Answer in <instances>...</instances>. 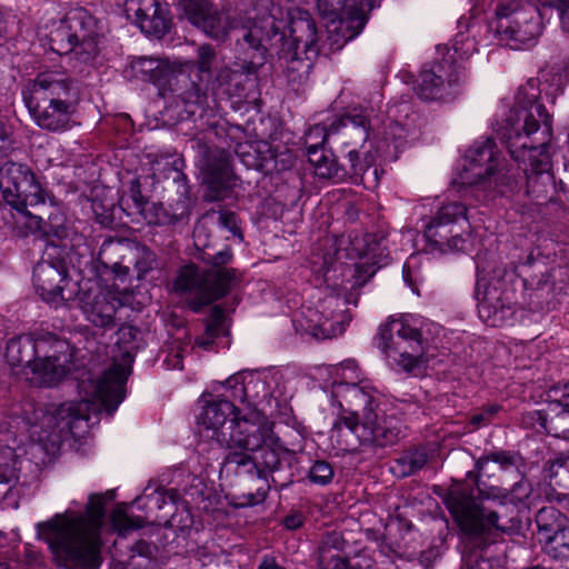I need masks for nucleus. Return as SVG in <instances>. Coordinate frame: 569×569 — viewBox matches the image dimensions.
<instances>
[{
  "mask_svg": "<svg viewBox=\"0 0 569 569\" xmlns=\"http://www.w3.org/2000/svg\"><path fill=\"white\" fill-rule=\"evenodd\" d=\"M84 359L70 358L67 361L73 367H82L71 372L78 381L81 401L37 407L33 401L26 400L13 411L28 426L30 439L47 452H53L67 433L76 436L80 423L87 421L90 413L102 409L112 413L124 399L133 358H121L120 362L106 367H97L92 358L84 365Z\"/></svg>",
  "mask_w": 569,
  "mask_h": 569,
  "instance_id": "f257e3e1",
  "label": "nucleus"
},
{
  "mask_svg": "<svg viewBox=\"0 0 569 569\" xmlns=\"http://www.w3.org/2000/svg\"><path fill=\"white\" fill-rule=\"evenodd\" d=\"M502 139L511 157L527 178V192L536 198L547 197L557 189L548 141L552 136V118L533 92L521 89L505 126Z\"/></svg>",
  "mask_w": 569,
  "mask_h": 569,
  "instance_id": "f03ea898",
  "label": "nucleus"
},
{
  "mask_svg": "<svg viewBox=\"0 0 569 569\" xmlns=\"http://www.w3.org/2000/svg\"><path fill=\"white\" fill-rule=\"evenodd\" d=\"M112 491L89 497L86 513L66 511L37 525L38 536L47 542L56 563L67 569H96L101 563L100 530L104 501Z\"/></svg>",
  "mask_w": 569,
  "mask_h": 569,
  "instance_id": "7ed1b4c3",
  "label": "nucleus"
},
{
  "mask_svg": "<svg viewBox=\"0 0 569 569\" xmlns=\"http://www.w3.org/2000/svg\"><path fill=\"white\" fill-rule=\"evenodd\" d=\"M531 486L526 480L515 483L510 491L492 487L479 491V502L463 490L451 491L446 505L459 527L469 533L491 530L512 533L520 529L516 505L529 498Z\"/></svg>",
  "mask_w": 569,
  "mask_h": 569,
  "instance_id": "20e7f679",
  "label": "nucleus"
},
{
  "mask_svg": "<svg viewBox=\"0 0 569 569\" xmlns=\"http://www.w3.org/2000/svg\"><path fill=\"white\" fill-rule=\"evenodd\" d=\"M443 329L416 313L389 316L378 327L372 343L378 352L397 356H423L438 349Z\"/></svg>",
  "mask_w": 569,
  "mask_h": 569,
  "instance_id": "39448f33",
  "label": "nucleus"
},
{
  "mask_svg": "<svg viewBox=\"0 0 569 569\" xmlns=\"http://www.w3.org/2000/svg\"><path fill=\"white\" fill-rule=\"evenodd\" d=\"M70 81L60 70L41 71L23 91V100L34 120L42 129L64 131L71 128L74 112L68 100Z\"/></svg>",
  "mask_w": 569,
  "mask_h": 569,
  "instance_id": "423d86ee",
  "label": "nucleus"
},
{
  "mask_svg": "<svg viewBox=\"0 0 569 569\" xmlns=\"http://www.w3.org/2000/svg\"><path fill=\"white\" fill-rule=\"evenodd\" d=\"M513 268L505 266H478L475 297L480 318L491 327L509 322L516 312L517 300Z\"/></svg>",
  "mask_w": 569,
  "mask_h": 569,
  "instance_id": "0eeeda50",
  "label": "nucleus"
},
{
  "mask_svg": "<svg viewBox=\"0 0 569 569\" xmlns=\"http://www.w3.org/2000/svg\"><path fill=\"white\" fill-rule=\"evenodd\" d=\"M347 402L351 410L335 423V429L340 430L345 426L363 445L386 447L399 439L396 420L377 412L373 395L353 385L348 389Z\"/></svg>",
  "mask_w": 569,
  "mask_h": 569,
  "instance_id": "6e6552de",
  "label": "nucleus"
},
{
  "mask_svg": "<svg viewBox=\"0 0 569 569\" xmlns=\"http://www.w3.org/2000/svg\"><path fill=\"white\" fill-rule=\"evenodd\" d=\"M452 183L458 187L478 186L505 194L513 190L516 179L505 170L493 140L483 138L467 151Z\"/></svg>",
  "mask_w": 569,
  "mask_h": 569,
  "instance_id": "1a4fd4ad",
  "label": "nucleus"
},
{
  "mask_svg": "<svg viewBox=\"0 0 569 569\" xmlns=\"http://www.w3.org/2000/svg\"><path fill=\"white\" fill-rule=\"evenodd\" d=\"M48 41L52 52L70 56L69 60H74V68L89 63L99 51L97 21L87 10L72 9L53 24Z\"/></svg>",
  "mask_w": 569,
  "mask_h": 569,
  "instance_id": "9d476101",
  "label": "nucleus"
},
{
  "mask_svg": "<svg viewBox=\"0 0 569 569\" xmlns=\"http://www.w3.org/2000/svg\"><path fill=\"white\" fill-rule=\"evenodd\" d=\"M0 190L6 202L16 210L17 223L26 224L29 231L41 229L42 218L31 213L28 207L52 202L36 174L24 164L7 162L0 168Z\"/></svg>",
  "mask_w": 569,
  "mask_h": 569,
  "instance_id": "9b49d317",
  "label": "nucleus"
},
{
  "mask_svg": "<svg viewBox=\"0 0 569 569\" xmlns=\"http://www.w3.org/2000/svg\"><path fill=\"white\" fill-rule=\"evenodd\" d=\"M491 26L515 49L535 44L543 30L537 7L519 0H501L496 7Z\"/></svg>",
  "mask_w": 569,
  "mask_h": 569,
  "instance_id": "f8f14e48",
  "label": "nucleus"
},
{
  "mask_svg": "<svg viewBox=\"0 0 569 569\" xmlns=\"http://www.w3.org/2000/svg\"><path fill=\"white\" fill-rule=\"evenodd\" d=\"M222 440L233 441L241 449L260 450L258 465L264 470L273 471L280 466L283 447L273 432V422L259 411H253L251 419L241 421L230 436L222 435Z\"/></svg>",
  "mask_w": 569,
  "mask_h": 569,
  "instance_id": "ddd939ff",
  "label": "nucleus"
},
{
  "mask_svg": "<svg viewBox=\"0 0 569 569\" xmlns=\"http://www.w3.org/2000/svg\"><path fill=\"white\" fill-rule=\"evenodd\" d=\"M346 302L337 295H328L315 307H307L293 319L297 332L316 339H329L341 335L351 317L346 310Z\"/></svg>",
  "mask_w": 569,
  "mask_h": 569,
  "instance_id": "4468645a",
  "label": "nucleus"
},
{
  "mask_svg": "<svg viewBox=\"0 0 569 569\" xmlns=\"http://www.w3.org/2000/svg\"><path fill=\"white\" fill-rule=\"evenodd\" d=\"M362 0H318L319 9L338 19H332L328 27L329 43L332 51L340 50L348 41L355 39L366 24L362 10L357 3Z\"/></svg>",
  "mask_w": 569,
  "mask_h": 569,
  "instance_id": "2eb2a0df",
  "label": "nucleus"
},
{
  "mask_svg": "<svg viewBox=\"0 0 569 569\" xmlns=\"http://www.w3.org/2000/svg\"><path fill=\"white\" fill-rule=\"evenodd\" d=\"M470 228L467 209L463 204L452 202L442 206L426 226L427 240L440 249L461 248L463 236Z\"/></svg>",
  "mask_w": 569,
  "mask_h": 569,
  "instance_id": "dca6fc26",
  "label": "nucleus"
},
{
  "mask_svg": "<svg viewBox=\"0 0 569 569\" xmlns=\"http://www.w3.org/2000/svg\"><path fill=\"white\" fill-rule=\"evenodd\" d=\"M405 136L406 129L398 121L389 120L383 124V130L369 142V148L361 144L359 149L348 152L349 173L356 179L361 178L372 166L376 157L389 156L391 148L398 150Z\"/></svg>",
  "mask_w": 569,
  "mask_h": 569,
  "instance_id": "f3484780",
  "label": "nucleus"
},
{
  "mask_svg": "<svg viewBox=\"0 0 569 569\" xmlns=\"http://www.w3.org/2000/svg\"><path fill=\"white\" fill-rule=\"evenodd\" d=\"M236 407L232 402L218 399L202 406L201 412L197 417L198 425L202 426L206 430L212 431L211 438L216 439L220 445L226 447H236L233 441L222 440V435L230 436L237 426L247 419L252 418V412L243 416L242 418H230L234 415Z\"/></svg>",
  "mask_w": 569,
  "mask_h": 569,
  "instance_id": "a211bd4d",
  "label": "nucleus"
},
{
  "mask_svg": "<svg viewBox=\"0 0 569 569\" xmlns=\"http://www.w3.org/2000/svg\"><path fill=\"white\" fill-rule=\"evenodd\" d=\"M281 8L270 0H261L254 14L248 17L241 26L242 38L252 49H259L262 43L278 34L283 26Z\"/></svg>",
  "mask_w": 569,
  "mask_h": 569,
  "instance_id": "6ab92c4d",
  "label": "nucleus"
},
{
  "mask_svg": "<svg viewBox=\"0 0 569 569\" xmlns=\"http://www.w3.org/2000/svg\"><path fill=\"white\" fill-rule=\"evenodd\" d=\"M122 6L127 19L143 33L160 38L169 31L168 10L157 0H124Z\"/></svg>",
  "mask_w": 569,
  "mask_h": 569,
  "instance_id": "aec40b11",
  "label": "nucleus"
},
{
  "mask_svg": "<svg viewBox=\"0 0 569 569\" xmlns=\"http://www.w3.org/2000/svg\"><path fill=\"white\" fill-rule=\"evenodd\" d=\"M10 363L13 375L34 386H53L71 371L70 366L58 363L60 358H31L23 366L20 358Z\"/></svg>",
  "mask_w": 569,
  "mask_h": 569,
  "instance_id": "412c9836",
  "label": "nucleus"
},
{
  "mask_svg": "<svg viewBox=\"0 0 569 569\" xmlns=\"http://www.w3.org/2000/svg\"><path fill=\"white\" fill-rule=\"evenodd\" d=\"M67 271L62 266L48 261L39 262L33 269V284L43 300L57 303L63 300V282Z\"/></svg>",
  "mask_w": 569,
  "mask_h": 569,
  "instance_id": "4be33fe9",
  "label": "nucleus"
},
{
  "mask_svg": "<svg viewBox=\"0 0 569 569\" xmlns=\"http://www.w3.org/2000/svg\"><path fill=\"white\" fill-rule=\"evenodd\" d=\"M372 129V121L362 113L348 114L330 122V132L342 136V143L347 146L366 144Z\"/></svg>",
  "mask_w": 569,
  "mask_h": 569,
  "instance_id": "5701e85b",
  "label": "nucleus"
},
{
  "mask_svg": "<svg viewBox=\"0 0 569 569\" xmlns=\"http://www.w3.org/2000/svg\"><path fill=\"white\" fill-rule=\"evenodd\" d=\"M203 182L212 189H219L229 183L230 161L229 154L222 150L208 151L199 161Z\"/></svg>",
  "mask_w": 569,
  "mask_h": 569,
  "instance_id": "b1692460",
  "label": "nucleus"
},
{
  "mask_svg": "<svg viewBox=\"0 0 569 569\" xmlns=\"http://www.w3.org/2000/svg\"><path fill=\"white\" fill-rule=\"evenodd\" d=\"M188 16V19L198 28L202 29L209 37L223 40L228 31L233 27L224 13H220L210 3H203L198 10Z\"/></svg>",
  "mask_w": 569,
  "mask_h": 569,
  "instance_id": "393cba45",
  "label": "nucleus"
},
{
  "mask_svg": "<svg viewBox=\"0 0 569 569\" xmlns=\"http://www.w3.org/2000/svg\"><path fill=\"white\" fill-rule=\"evenodd\" d=\"M117 300L110 291H99L84 299L82 310L88 321L97 327H109L113 323Z\"/></svg>",
  "mask_w": 569,
  "mask_h": 569,
  "instance_id": "a878e982",
  "label": "nucleus"
},
{
  "mask_svg": "<svg viewBox=\"0 0 569 569\" xmlns=\"http://www.w3.org/2000/svg\"><path fill=\"white\" fill-rule=\"evenodd\" d=\"M531 418L549 435L555 437L569 435V409L559 401L549 403L545 410L532 412Z\"/></svg>",
  "mask_w": 569,
  "mask_h": 569,
  "instance_id": "bb28decb",
  "label": "nucleus"
},
{
  "mask_svg": "<svg viewBox=\"0 0 569 569\" xmlns=\"http://www.w3.org/2000/svg\"><path fill=\"white\" fill-rule=\"evenodd\" d=\"M173 286L176 291L194 293L196 299L191 302V308L194 311L206 305L207 272H200L196 266L183 267Z\"/></svg>",
  "mask_w": 569,
  "mask_h": 569,
  "instance_id": "cd10ccee",
  "label": "nucleus"
},
{
  "mask_svg": "<svg viewBox=\"0 0 569 569\" xmlns=\"http://www.w3.org/2000/svg\"><path fill=\"white\" fill-rule=\"evenodd\" d=\"M445 63H435L421 70L415 86V91L421 99L436 100L445 96Z\"/></svg>",
  "mask_w": 569,
  "mask_h": 569,
  "instance_id": "c85d7f7f",
  "label": "nucleus"
},
{
  "mask_svg": "<svg viewBox=\"0 0 569 569\" xmlns=\"http://www.w3.org/2000/svg\"><path fill=\"white\" fill-rule=\"evenodd\" d=\"M290 34L298 49L301 48L306 53H318V31L315 21L307 12H300L291 20Z\"/></svg>",
  "mask_w": 569,
  "mask_h": 569,
  "instance_id": "c756f323",
  "label": "nucleus"
},
{
  "mask_svg": "<svg viewBox=\"0 0 569 569\" xmlns=\"http://www.w3.org/2000/svg\"><path fill=\"white\" fill-rule=\"evenodd\" d=\"M227 448L229 452L223 458L220 473H226L227 476L249 475L252 477L260 475L258 461L251 457L249 453L250 450L238 447Z\"/></svg>",
  "mask_w": 569,
  "mask_h": 569,
  "instance_id": "7c9ffc66",
  "label": "nucleus"
},
{
  "mask_svg": "<svg viewBox=\"0 0 569 569\" xmlns=\"http://www.w3.org/2000/svg\"><path fill=\"white\" fill-rule=\"evenodd\" d=\"M236 281L232 269H211L207 271V289L204 303L208 305L226 296Z\"/></svg>",
  "mask_w": 569,
  "mask_h": 569,
  "instance_id": "2f4dec72",
  "label": "nucleus"
},
{
  "mask_svg": "<svg viewBox=\"0 0 569 569\" xmlns=\"http://www.w3.org/2000/svg\"><path fill=\"white\" fill-rule=\"evenodd\" d=\"M168 70L169 66L166 61L141 57L131 61L127 72H130L134 79L156 82L161 80Z\"/></svg>",
  "mask_w": 569,
  "mask_h": 569,
  "instance_id": "473e14b6",
  "label": "nucleus"
},
{
  "mask_svg": "<svg viewBox=\"0 0 569 569\" xmlns=\"http://www.w3.org/2000/svg\"><path fill=\"white\" fill-rule=\"evenodd\" d=\"M307 150L309 161L313 166L316 176L325 179H340L343 177V169L339 167L332 154L317 149V146H308Z\"/></svg>",
  "mask_w": 569,
  "mask_h": 569,
  "instance_id": "72a5a7b5",
  "label": "nucleus"
},
{
  "mask_svg": "<svg viewBox=\"0 0 569 569\" xmlns=\"http://www.w3.org/2000/svg\"><path fill=\"white\" fill-rule=\"evenodd\" d=\"M546 550L553 558H569V526L557 530L549 537Z\"/></svg>",
  "mask_w": 569,
  "mask_h": 569,
  "instance_id": "f704fd0d",
  "label": "nucleus"
},
{
  "mask_svg": "<svg viewBox=\"0 0 569 569\" xmlns=\"http://www.w3.org/2000/svg\"><path fill=\"white\" fill-rule=\"evenodd\" d=\"M18 461L13 449L0 450V485H11L18 478Z\"/></svg>",
  "mask_w": 569,
  "mask_h": 569,
  "instance_id": "c9c22d12",
  "label": "nucleus"
},
{
  "mask_svg": "<svg viewBox=\"0 0 569 569\" xmlns=\"http://www.w3.org/2000/svg\"><path fill=\"white\" fill-rule=\"evenodd\" d=\"M39 347L30 336H19L8 341L6 347V356H21L38 353Z\"/></svg>",
  "mask_w": 569,
  "mask_h": 569,
  "instance_id": "e433bc0d",
  "label": "nucleus"
},
{
  "mask_svg": "<svg viewBox=\"0 0 569 569\" xmlns=\"http://www.w3.org/2000/svg\"><path fill=\"white\" fill-rule=\"evenodd\" d=\"M453 59L465 60L477 51L476 40L468 34L458 33L452 43Z\"/></svg>",
  "mask_w": 569,
  "mask_h": 569,
  "instance_id": "4c0bfd02",
  "label": "nucleus"
},
{
  "mask_svg": "<svg viewBox=\"0 0 569 569\" xmlns=\"http://www.w3.org/2000/svg\"><path fill=\"white\" fill-rule=\"evenodd\" d=\"M333 477V469L329 462L317 460L309 470V479L311 482L326 486L331 482Z\"/></svg>",
  "mask_w": 569,
  "mask_h": 569,
  "instance_id": "58836bf2",
  "label": "nucleus"
},
{
  "mask_svg": "<svg viewBox=\"0 0 569 569\" xmlns=\"http://www.w3.org/2000/svg\"><path fill=\"white\" fill-rule=\"evenodd\" d=\"M111 522L113 527L119 531H126L129 529H137L141 527V519L130 518L123 506H119L113 510L111 515Z\"/></svg>",
  "mask_w": 569,
  "mask_h": 569,
  "instance_id": "ea45409f",
  "label": "nucleus"
},
{
  "mask_svg": "<svg viewBox=\"0 0 569 569\" xmlns=\"http://www.w3.org/2000/svg\"><path fill=\"white\" fill-rule=\"evenodd\" d=\"M395 360L391 367L397 372L420 376L425 371L423 358H395Z\"/></svg>",
  "mask_w": 569,
  "mask_h": 569,
  "instance_id": "a19ab883",
  "label": "nucleus"
},
{
  "mask_svg": "<svg viewBox=\"0 0 569 569\" xmlns=\"http://www.w3.org/2000/svg\"><path fill=\"white\" fill-rule=\"evenodd\" d=\"M371 236L367 234L362 238L356 237L351 242V251L349 253L350 258H370L371 253H373L376 246L370 243Z\"/></svg>",
  "mask_w": 569,
  "mask_h": 569,
  "instance_id": "79ce46f5",
  "label": "nucleus"
},
{
  "mask_svg": "<svg viewBox=\"0 0 569 569\" xmlns=\"http://www.w3.org/2000/svg\"><path fill=\"white\" fill-rule=\"evenodd\" d=\"M336 136V133L330 132V124H316L310 128L306 134V142L309 146H317V149L330 137Z\"/></svg>",
  "mask_w": 569,
  "mask_h": 569,
  "instance_id": "37998d69",
  "label": "nucleus"
},
{
  "mask_svg": "<svg viewBox=\"0 0 569 569\" xmlns=\"http://www.w3.org/2000/svg\"><path fill=\"white\" fill-rule=\"evenodd\" d=\"M223 316V312L222 310H220L219 308H214L212 310V320L211 322L207 326V332H206V338H201V339H198L197 340V345L203 350V351H207V352H210L212 351L211 348H209V346L212 343L211 339L214 335V331L217 330L218 326L220 325V321H221V318Z\"/></svg>",
  "mask_w": 569,
  "mask_h": 569,
  "instance_id": "c03bdc74",
  "label": "nucleus"
},
{
  "mask_svg": "<svg viewBox=\"0 0 569 569\" xmlns=\"http://www.w3.org/2000/svg\"><path fill=\"white\" fill-rule=\"evenodd\" d=\"M408 469L403 471V475H410L420 470L427 462V453L422 450H415L400 460Z\"/></svg>",
  "mask_w": 569,
  "mask_h": 569,
  "instance_id": "a18cd8bd",
  "label": "nucleus"
},
{
  "mask_svg": "<svg viewBox=\"0 0 569 569\" xmlns=\"http://www.w3.org/2000/svg\"><path fill=\"white\" fill-rule=\"evenodd\" d=\"M329 550L326 547H321L319 550V565L323 569H348V565L343 558L338 553L328 555Z\"/></svg>",
  "mask_w": 569,
  "mask_h": 569,
  "instance_id": "49530a36",
  "label": "nucleus"
},
{
  "mask_svg": "<svg viewBox=\"0 0 569 569\" xmlns=\"http://www.w3.org/2000/svg\"><path fill=\"white\" fill-rule=\"evenodd\" d=\"M538 2L545 7L556 8L563 31L569 33V0H538Z\"/></svg>",
  "mask_w": 569,
  "mask_h": 569,
  "instance_id": "de8ad7c7",
  "label": "nucleus"
},
{
  "mask_svg": "<svg viewBox=\"0 0 569 569\" xmlns=\"http://www.w3.org/2000/svg\"><path fill=\"white\" fill-rule=\"evenodd\" d=\"M495 352L520 355V353H531V352H533V350H532V346L529 343H525L521 341H516V340L510 339L507 342H505V341L499 342V346L495 350Z\"/></svg>",
  "mask_w": 569,
  "mask_h": 569,
  "instance_id": "09e8293b",
  "label": "nucleus"
},
{
  "mask_svg": "<svg viewBox=\"0 0 569 569\" xmlns=\"http://www.w3.org/2000/svg\"><path fill=\"white\" fill-rule=\"evenodd\" d=\"M216 54L211 47L201 46L198 49V70L201 73L210 71Z\"/></svg>",
  "mask_w": 569,
  "mask_h": 569,
  "instance_id": "8fccbe9b",
  "label": "nucleus"
},
{
  "mask_svg": "<svg viewBox=\"0 0 569 569\" xmlns=\"http://www.w3.org/2000/svg\"><path fill=\"white\" fill-rule=\"evenodd\" d=\"M219 224L230 231L233 236H238L241 239V234L238 228V220L233 212L221 211L218 217Z\"/></svg>",
  "mask_w": 569,
  "mask_h": 569,
  "instance_id": "3c124183",
  "label": "nucleus"
},
{
  "mask_svg": "<svg viewBox=\"0 0 569 569\" xmlns=\"http://www.w3.org/2000/svg\"><path fill=\"white\" fill-rule=\"evenodd\" d=\"M204 260L212 264V269H222V266L229 263L232 260V252L229 248H224L213 256L208 254Z\"/></svg>",
  "mask_w": 569,
  "mask_h": 569,
  "instance_id": "603ef678",
  "label": "nucleus"
},
{
  "mask_svg": "<svg viewBox=\"0 0 569 569\" xmlns=\"http://www.w3.org/2000/svg\"><path fill=\"white\" fill-rule=\"evenodd\" d=\"M551 476L555 478L563 479L569 476V458L557 459L550 466Z\"/></svg>",
  "mask_w": 569,
  "mask_h": 569,
  "instance_id": "864d4df0",
  "label": "nucleus"
},
{
  "mask_svg": "<svg viewBox=\"0 0 569 569\" xmlns=\"http://www.w3.org/2000/svg\"><path fill=\"white\" fill-rule=\"evenodd\" d=\"M11 130L0 120V154H6L11 148Z\"/></svg>",
  "mask_w": 569,
  "mask_h": 569,
  "instance_id": "5fc2aeb1",
  "label": "nucleus"
},
{
  "mask_svg": "<svg viewBox=\"0 0 569 569\" xmlns=\"http://www.w3.org/2000/svg\"><path fill=\"white\" fill-rule=\"evenodd\" d=\"M417 260V257L415 256H411L409 258V260L407 261V263L405 264L403 267V279L405 281L408 283L409 287H411L412 291L418 293L419 295V291L417 290L416 286H415V279L412 277V272H411V268L413 266V263L416 262Z\"/></svg>",
  "mask_w": 569,
  "mask_h": 569,
  "instance_id": "6e6d98bb",
  "label": "nucleus"
},
{
  "mask_svg": "<svg viewBox=\"0 0 569 569\" xmlns=\"http://www.w3.org/2000/svg\"><path fill=\"white\" fill-rule=\"evenodd\" d=\"M150 502L154 503L158 509H162L164 506L173 507V497L172 495L168 496L163 492H156L150 497Z\"/></svg>",
  "mask_w": 569,
  "mask_h": 569,
  "instance_id": "4d7b16f0",
  "label": "nucleus"
},
{
  "mask_svg": "<svg viewBox=\"0 0 569 569\" xmlns=\"http://www.w3.org/2000/svg\"><path fill=\"white\" fill-rule=\"evenodd\" d=\"M498 411V407L493 406V407H490L488 410L481 412V413H477L472 418H471V423L476 427V428H479L482 423H485L488 418L490 416H492L493 413H496Z\"/></svg>",
  "mask_w": 569,
  "mask_h": 569,
  "instance_id": "13d9d810",
  "label": "nucleus"
},
{
  "mask_svg": "<svg viewBox=\"0 0 569 569\" xmlns=\"http://www.w3.org/2000/svg\"><path fill=\"white\" fill-rule=\"evenodd\" d=\"M283 525L287 529L296 530L303 525V517L300 513H292L284 518Z\"/></svg>",
  "mask_w": 569,
  "mask_h": 569,
  "instance_id": "bf43d9fd",
  "label": "nucleus"
},
{
  "mask_svg": "<svg viewBox=\"0 0 569 569\" xmlns=\"http://www.w3.org/2000/svg\"><path fill=\"white\" fill-rule=\"evenodd\" d=\"M491 460L498 463L502 469H508L509 467H512L515 465L513 458L503 452L493 453L491 456Z\"/></svg>",
  "mask_w": 569,
  "mask_h": 569,
  "instance_id": "052dcab7",
  "label": "nucleus"
},
{
  "mask_svg": "<svg viewBox=\"0 0 569 569\" xmlns=\"http://www.w3.org/2000/svg\"><path fill=\"white\" fill-rule=\"evenodd\" d=\"M179 1V6L184 10L187 17L190 14V13H194L197 12L196 10H198V8H200L203 3H206V1L203 0H178Z\"/></svg>",
  "mask_w": 569,
  "mask_h": 569,
  "instance_id": "680f3d73",
  "label": "nucleus"
},
{
  "mask_svg": "<svg viewBox=\"0 0 569 569\" xmlns=\"http://www.w3.org/2000/svg\"><path fill=\"white\" fill-rule=\"evenodd\" d=\"M482 565H485V562L482 561L480 563L477 555H468L462 559L461 569H483Z\"/></svg>",
  "mask_w": 569,
  "mask_h": 569,
  "instance_id": "e2e57ef3",
  "label": "nucleus"
},
{
  "mask_svg": "<svg viewBox=\"0 0 569 569\" xmlns=\"http://www.w3.org/2000/svg\"><path fill=\"white\" fill-rule=\"evenodd\" d=\"M266 497V491L258 489L256 493H248L244 496L246 501L241 502V506H253L261 502Z\"/></svg>",
  "mask_w": 569,
  "mask_h": 569,
  "instance_id": "0e129e2a",
  "label": "nucleus"
},
{
  "mask_svg": "<svg viewBox=\"0 0 569 569\" xmlns=\"http://www.w3.org/2000/svg\"><path fill=\"white\" fill-rule=\"evenodd\" d=\"M138 333V330H136L132 327H122L118 331V342L121 343L122 341L127 342V338H134Z\"/></svg>",
  "mask_w": 569,
  "mask_h": 569,
  "instance_id": "69168bd1",
  "label": "nucleus"
},
{
  "mask_svg": "<svg viewBox=\"0 0 569 569\" xmlns=\"http://www.w3.org/2000/svg\"><path fill=\"white\" fill-rule=\"evenodd\" d=\"M162 368L164 370L182 369L181 358H164Z\"/></svg>",
  "mask_w": 569,
  "mask_h": 569,
  "instance_id": "338daca9",
  "label": "nucleus"
},
{
  "mask_svg": "<svg viewBox=\"0 0 569 569\" xmlns=\"http://www.w3.org/2000/svg\"><path fill=\"white\" fill-rule=\"evenodd\" d=\"M259 569H283L274 559L266 558L259 565Z\"/></svg>",
  "mask_w": 569,
  "mask_h": 569,
  "instance_id": "774afa93",
  "label": "nucleus"
}]
</instances>
